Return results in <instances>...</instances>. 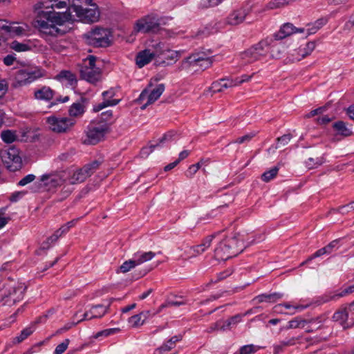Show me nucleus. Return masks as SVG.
<instances>
[{"label":"nucleus","mask_w":354,"mask_h":354,"mask_svg":"<svg viewBox=\"0 0 354 354\" xmlns=\"http://www.w3.org/2000/svg\"><path fill=\"white\" fill-rule=\"evenodd\" d=\"M79 0H73L69 10L65 12H42L35 21V28L46 35L51 36L63 35L68 32L64 28L62 29L58 26H63L65 23L72 21V12L76 15L86 20L87 22L93 23L98 20L100 11L96 4L93 8H84L82 6L76 3Z\"/></svg>","instance_id":"nucleus-1"},{"label":"nucleus","mask_w":354,"mask_h":354,"mask_svg":"<svg viewBox=\"0 0 354 354\" xmlns=\"http://www.w3.org/2000/svg\"><path fill=\"white\" fill-rule=\"evenodd\" d=\"M245 247L244 234L233 232L218 244L214 250V257L218 261H226L236 256Z\"/></svg>","instance_id":"nucleus-2"},{"label":"nucleus","mask_w":354,"mask_h":354,"mask_svg":"<svg viewBox=\"0 0 354 354\" xmlns=\"http://www.w3.org/2000/svg\"><path fill=\"white\" fill-rule=\"evenodd\" d=\"M26 290V286L24 283L8 279L0 289V302L12 306L24 299Z\"/></svg>","instance_id":"nucleus-3"},{"label":"nucleus","mask_w":354,"mask_h":354,"mask_svg":"<svg viewBox=\"0 0 354 354\" xmlns=\"http://www.w3.org/2000/svg\"><path fill=\"white\" fill-rule=\"evenodd\" d=\"M111 32L100 27H95L82 35L86 44L94 48H106L111 44Z\"/></svg>","instance_id":"nucleus-4"},{"label":"nucleus","mask_w":354,"mask_h":354,"mask_svg":"<svg viewBox=\"0 0 354 354\" xmlns=\"http://www.w3.org/2000/svg\"><path fill=\"white\" fill-rule=\"evenodd\" d=\"M269 52V44L262 40L241 53V59L245 64H251L265 57Z\"/></svg>","instance_id":"nucleus-5"},{"label":"nucleus","mask_w":354,"mask_h":354,"mask_svg":"<svg viewBox=\"0 0 354 354\" xmlns=\"http://www.w3.org/2000/svg\"><path fill=\"white\" fill-rule=\"evenodd\" d=\"M0 158L10 171H18L22 167L19 149L14 146L0 149Z\"/></svg>","instance_id":"nucleus-6"},{"label":"nucleus","mask_w":354,"mask_h":354,"mask_svg":"<svg viewBox=\"0 0 354 354\" xmlns=\"http://www.w3.org/2000/svg\"><path fill=\"white\" fill-rule=\"evenodd\" d=\"M44 73L38 68H26L17 71L15 75L12 86L15 88L23 86L32 83L43 77Z\"/></svg>","instance_id":"nucleus-7"},{"label":"nucleus","mask_w":354,"mask_h":354,"mask_svg":"<svg viewBox=\"0 0 354 354\" xmlns=\"http://www.w3.org/2000/svg\"><path fill=\"white\" fill-rule=\"evenodd\" d=\"M159 27L158 19L153 15H147L136 21L134 30L137 32L147 33L158 30Z\"/></svg>","instance_id":"nucleus-8"},{"label":"nucleus","mask_w":354,"mask_h":354,"mask_svg":"<svg viewBox=\"0 0 354 354\" xmlns=\"http://www.w3.org/2000/svg\"><path fill=\"white\" fill-rule=\"evenodd\" d=\"M110 131L109 124L103 123L97 127H90L86 132L87 142L95 145L104 139L105 135Z\"/></svg>","instance_id":"nucleus-9"},{"label":"nucleus","mask_w":354,"mask_h":354,"mask_svg":"<svg viewBox=\"0 0 354 354\" xmlns=\"http://www.w3.org/2000/svg\"><path fill=\"white\" fill-rule=\"evenodd\" d=\"M47 122L50 129L57 133L66 132L74 124V120L71 118L55 116L48 118Z\"/></svg>","instance_id":"nucleus-10"},{"label":"nucleus","mask_w":354,"mask_h":354,"mask_svg":"<svg viewBox=\"0 0 354 354\" xmlns=\"http://www.w3.org/2000/svg\"><path fill=\"white\" fill-rule=\"evenodd\" d=\"M71 4H70V0H47L44 2H39L36 4V9H49L51 8L50 11H55V9H62L66 8V11L69 10ZM50 10H44V12H49ZM43 10L38 12L37 16L34 20L33 24L35 27V21L37 20L39 15L42 12Z\"/></svg>","instance_id":"nucleus-11"},{"label":"nucleus","mask_w":354,"mask_h":354,"mask_svg":"<svg viewBox=\"0 0 354 354\" xmlns=\"http://www.w3.org/2000/svg\"><path fill=\"white\" fill-rule=\"evenodd\" d=\"M251 10L250 6H246L233 10L226 19L227 24L236 26L243 23L247 16L251 12Z\"/></svg>","instance_id":"nucleus-12"},{"label":"nucleus","mask_w":354,"mask_h":354,"mask_svg":"<svg viewBox=\"0 0 354 354\" xmlns=\"http://www.w3.org/2000/svg\"><path fill=\"white\" fill-rule=\"evenodd\" d=\"M211 53L212 52L208 50L207 52L201 51L191 54L189 56L182 61L180 66H179V70L182 71L187 69L194 64H198L201 62V60H204L205 58L211 57Z\"/></svg>","instance_id":"nucleus-13"},{"label":"nucleus","mask_w":354,"mask_h":354,"mask_svg":"<svg viewBox=\"0 0 354 354\" xmlns=\"http://www.w3.org/2000/svg\"><path fill=\"white\" fill-rule=\"evenodd\" d=\"M110 308V304L106 306L102 304H97L93 306L89 311L84 313L82 315V318L77 322L80 323L84 320H90L94 318L102 317L109 310Z\"/></svg>","instance_id":"nucleus-14"},{"label":"nucleus","mask_w":354,"mask_h":354,"mask_svg":"<svg viewBox=\"0 0 354 354\" xmlns=\"http://www.w3.org/2000/svg\"><path fill=\"white\" fill-rule=\"evenodd\" d=\"M176 134V133L175 131H170L165 133L155 143L150 142L148 147L142 149V154H149V153L152 152L156 147H161L165 143L174 140Z\"/></svg>","instance_id":"nucleus-15"},{"label":"nucleus","mask_w":354,"mask_h":354,"mask_svg":"<svg viewBox=\"0 0 354 354\" xmlns=\"http://www.w3.org/2000/svg\"><path fill=\"white\" fill-rule=\"evenodd\" d=\"M81 77L90 83H96L101 79V70L100 68L81 67Z\"/></svg>","instance_id":"nucleus-16"},{"label":"nucleus","mask_w":354,"mask_h":354,"mask_svg":"<svg viewBox=\"0 0 354 354\" xmlns=\"http://www.w3.org/2000/svg\"><path fill=\"white\" fill-rule=\"evenodd\" d=\"M65 180V172L64 171L53 174H44L41 177V181H47V184L54 187L62 185Z\"/></svg>","instance_id":"nucleus-17"},{"label":"nucleus","mask_w":354,"mask_h":354,"mask_svg":"<svg viewBox=\"0 0 354 354\" xmlns=\"http://www.w3.org/2000/svg\"><path fill=\"white\" fill-rule=\"evenodd\" d=\"M157 53H151V49H145L138 53L136 57V63L139 68H142L148 64L156 57Z\"/></svg>","instance_id":"nucleus-18"},{"label":"nucleus","mask_w":354,"mask_h":354,"mask_svg":"<svg viewBox=\"0 0 354 354\" xmlns=\"http://www.w3.org/2000/svg\"><path fill=\"white\" fill-rule=\"evenodd\" d=\"M236 80H233L232 79L229 78H222L218 81L214 82L212 84L209 89L213 93H219L222 92L224 88H231L236 86Z\"/></svg>","instance_id":"nucleus-19"},{"label":"nucleus","mask_w":354,"mask_h":354,"mask_svg":"<svg viewBox=\"0 0 354 354\" xmlns=\"http://www.w3.org/2000/svg\"><path fill=\"white\" fill-rule=\"evenodd\" d=\"M348 317V313L347 306H342L333 314L332 318L334 322H339L340 325L346 329L349 327V325L347 323Z\"/></svg>","instance_id":"nucleus-20"},{"label":"nucleus","mask_w":354,"mask_h":354,"mask_svg":"<svg viewBox=\"0 0 354 354\" xmlns=\"http://www.w3.org/2000/svg\"><path fill=\"white\" fill-rule=\"evenodd\" d=\"M55 92L49 86H44L41 88L35 90L34 97L38 100L49 102L54 96Z\"/></svg>","instance_id":"nucleus-21"},{"label":"nucleus","mask_w":354,"mask_h":354,"mask_svg":"<svg viewBox=\"0 0 354 354\" xmlns=\"http://www.w3.org/2000/svg\"><path fill=\"white\" fill-rule=\"evenodd\" d=\"M296 27L291 23L284 24L280 28L279 31L274 35L276 40L282 39L286 37L291 35L295 33Z\"/></svg>","instance_id":"nucleus-22"},{"label":"nucleus","mask_w":354,"mask_h":354,"mask_svg":"<svg viewBox=\"0 0 354 354\" xmlns=\"http://www.w3.org/2000/svg\"><path fill=\"white\" fill-rule=\"evenodd\" d=\"M165 91V84H160L155 88H153L149 95V100L142 106V109H145L148 105L156 101Z\"/></svg>","instance_id":"nucleus-23"},{"label":"nucleus","mask_w":354,"mask_h":354,"mask_svg":"<svg viewBox=\"0 0 354 354\" xmlns=\"http://www.w3.org/2000/svg\"><path fill=\"white\" fill-rule=\"evenodd\" d=\"M156 256V253L151 251L143 252L138 251L134 254L133 258L137 265H140L145 262L151 260Z\"/></svg>","instance_id":"nucleus-24"},{"label":"nucleus","mask_w":354,"mask_h":354,"mask_svg":"<svg viewBox=\"0 0 354 354\" xmlns=\"http://www.w3.org/2000/svg\"><path fill=\"white\" fill-rule=\"evenodd\" d=\"M283 295L280 292H274L270 294H261L255 297L254 299L257 300L259 303L262 302H275L276 301L281 299Z\"/></svg>","instance_id":"nucleus-25"},{"label":"nucleus","mask_w":354,"mask_h":354,"mask_svg":"<svg viewBox=\"0 0 354 354\" xmlns=\"http://www.w3.org/2000/svg\"><path fill=\"white\" fill-rule=\"evenodd\" d=\"M215 236L216 235L214 234L205 237L201 244L193 247L194 251L198 254H201L204 252L207 248H209Z\"/></svg>","instance_id":"nucleus-26"},{"label":"nucleus","mask_w":354,"mask_h":354,"mask_svg":"<svg viewBox=\"0 0 354 354\" xmlns=\"http://www.w3.org/2000/svg\"><path fill=\"white\" fill-rule=\"evenodd\" d=\"M333 127L337 132L338 134L344 137L351 136V130L347 127L346 124L343 121H337L333 124Z\"/></svg>","instance_id":"nucleus-27"},{"label":"nucleus","mask_w":354,"mask_h":354,"mask_svg":"<svg viewBox=\"0 0 354 354\" xmlns=\"http://www.w3.org/2000/svg\"><path fill=\"white\" fill-rule=\"evenodd\" d=\"M55 79L59 81L66 80L71 85H73L77 82L75 75L70 71L63 70L61 71L56 76Z\"/></svg>","instance_id":"nucleus-28"},{"label":"nucleus","mask_w":354,"mask_h":354,"mask_svg":"<svg viewBox=\"0 0 354 354\" xmlns=\"http://www.w3.org/2000/svg\"><path fill=\"white\" fill-rule=\"evenodd\" d=\"M243 315L241 314H237L234 316L230 317L227 320L223 322L222 326H220V330H226L230 329L232 325H236L241 321Z\"/></svg>","instance_id":"nucleus-29"},{"label":"nucleus","mask_w":354,"mask_h":354,"mask_svg":"<svg viewBox=\"0 0 354 354\" xmlns=\"http://www.w3.org/2000/svg\"><path fill=\"white\" fill-rule=\"evenodd\" d=\"M87 178V176H86V174H84V171H83V169L81 168L73 173V176L70 178V183L73 185L81 183L84 182Z\"/></svg>","instance_id":"nucleus-30"},{"label":"nucleus","mask_w":354,"mask_h":354,"mask_svg":"<svg viewBox=\"0 0 354 354\" xmlns=\"http://www.w3.org/2000/svg\"><path fill=\"white\" fill-rule=\"evenodd\" d=\"M101 162L99 160H94L91 163L85 165L82 169L84 171V174L87 177L91 176L100 167Z\"/></svg>","instance_id":"nucleus-31"},{"label":"nucleus","mask_w":354,"mask_h":354,"mask_svg":"<svg viewBox=\"0 0 354 354\" xmlns=\"http://www.w3.org/2000/svg\"><path fill=\"white\" fill-rule=\"evenodd\" d=\"M120 100H104L102 102L95 105L93 110L94 112H98L109 106H115L118 104Z\"/></svg>","instance_id":"nucleus-32"},{"label":"nucleus","mask_w":354,"mask_h":354,"mask_svg":"<svg viewBox=\"0 0 354 354\" xmlns=\"http://www.w3.org/2000/svg\"><path fill=\"white\" fill-rule=\"evenodd\" d=\"M278 171H279V167L276 166V167H274L272 169L265 171L261 175L262 180L264 182H266V183L269 182L270 180L273 179L277 176Z\"/></svg>","instance_id":"nucleus-33"},{"label":"nucleus","mask_w":354,"mask_h":354,"mask_svg":"<svg viewBox=\"0 0 354 354\" xmlns=\"http://www.w3.org/2000/svg\"><path fill=\"white\" fill-rule=\"evenodd\" d=\"M33 333V330L31 328H26L21 330L19 335L15 337L13 339L12 342L14 344H19L26 339L28 336H30Z\"/></svg>","instance_id":"nucleus-34"},{"label":"nucleus","mask_w":354,"mask_h":354,"mask_svg":"<svg viewBox=\"0 0 354 354\" xmlns=\"http://www.w3.org/2000/svg\"><path fill=\"white\" fill-rule=\"evenodd\" d=\"M1 137L3 142L9 144L13 142L17 139L16 134L10 130L2 131Z\"/></svg>","instance_id":"nucleus-35"},{"label":"nucleus","mask_w":354,"mask_h":354,"mask_svg":"<svg viewBox=\"0 0 354 354\" xmlns=\"http://www.w3.org/2000/svg\"><path fill=\"white\" fill-rule=\"evenodd\" d=\"M144 315V313H140V314L135 315L129 318V322L133 327H138L139 326H142L145 322V319H142V315Z\"/></svg>","instance_id":"nucleus-36"},{"label":"nucleus","mask_w":354,"mask_h":354,"mask_svg":"<svg viewBox=\"0 0 354 354\" xmlns=\"http://www.w3.org/2000/svg\"><path fill=\"white\" fill-rule=\"evenodd\" d=\"M61 236L59 235L58 232L56 230L55 233L49 236L46 241H44L41 244V248L44 250L48 249L52 244L55 243Z\"/></svg>","instance_id":"nucleus-37"},{"label":"nucleus","mask_w":354,"mask_h":354,"mask_svg":"<svg viewBox=\"0 0 354 354\" xmlns=\"http://www.w3.org/2000/svg\"><path fill=\"white\" fill-rule=\"evenodd\" d=\"M68 112L71 116H77L83 113L84 107L80 103H73L70 107Z\"/></svg>","instance_id":"nucleus-38"},{"label":"nucleus","mask_w":354,"mask_h":354,"mask_svg":"<svg viewBox=\"0 0 354 354\" xmlns=\"http://www.w3.org/2000/svg\"><path fill=\"white\" fill-rule=\"evenodd\" d=\"M295 1L296 0H273L268 3V6L270 9H274L285 6Z\"/></svg>","instance_id":"nucleus-39"},{"label":"nucleus","mask_w":354,"mask_h":354,"mask_svg":"<svg viewBox=\"0 0 354 354\" xmlns=\"http://www.w3.org/2000/svg\"><path fill=\"white\" fill-rule=\"evenodd\" d=\"M137 265L135 259H129L128 261H124L120 267V270L122 272L126 273L129 272L131 269L135 268Z\"/></svg>","instance_id":"nucleus-40"},{"label":"nucleus","mask_w":354,"mask_h":354,"mask_svg":"<svg viewBox=\"0 0 354 354\" xmlns=\"http://www.w3.org/2000/svg\"><path fill=\"white\" fill-rule=\"evenodd\" d=\"M224 0H201L199 6L201 8L215 7L221 3Z\"/></svg>","instance_id":"nucleus-41"},{"label":"nucleus","mask_w":354,"mask_h":354,"mask_svg":"<svg viewBox=\"0 0 354 354\" xmlns=\"http://www.w3.org/2000/svg\"><path fill=\"white\" fill-rule=\"evenodd\" d=\"M10 48L17 52H24L30 49L28 45L14 41L10 44Z\"/></svg>","instance_id":"nucleus-42"},{"label":"nucleus","mask_w":354,"mask_h":354,"mask_svg":"<svg viewBox=\"0 0 354 354\" xmlns=\"http://www.w3.org/2000/svg\"><path fill=\"white\" fill-rule=\"evenodd\" d=\"M305 323V320L296 317L288 322V325L286 326V329L297 328L299 327L303 328Z\"/></svg>","instance_id":"nucleus-43"},{"label":"nucleus","mask_w":354,"mask_h":354,"mask_svg":"<svg viewBox=\"0 0 354 354\" xmlns=\"http://www.w3.org/2000/svg\"><path fill=\"white\" fill-rule=\"evenodd\" d=\"M180 56V53L178 51L171 50L167 49L165 54L163 55L164 58L166 60H172L176 62Z\"/></svg>","instance_id":"nucleus-44"},{"label":"nucleus","mask_w":354,"mask_h":354,"mask_svg":"<svg viewBox=\"0 0 354 354\" xmlns=\"http://www.w3.org/2000/svg\"><path fill=\"white\" fill-rule=\"evenodd\" d=\"M256 351L257 349L253 344H248L241 346L239 352H236L234 354H252Z\"/></svg>","instance_id":"nucleus-45"},{"label":"nucleus","mask_w":354,"mask_h":354,"mask_svg":"<svg viewBox=\"0 0 354 354\" xmlns=\"http://www.w3.org/2000/svg\"><path fill=\"white\" fill-rule=\"evenodd\" d=\"M306 167L308 169H313L317 167L318 166L323 164V160L322 158H317L314 159L313 158H309L308 160L306 162Z\"/></svg>","instance_id":"nucleus-46"},{"label":"nucleus","mask_w":354,"mask_h":354,"mask_svg":"<svg viewBox=\"0 0 354 354\" xmlns=\"http://www.w3.org/2000/svg\"><path fill=\"white\" fill-rule=\"evenodd\" d=\"M292 138L291 134H284L282 136L277 138V142L276 145V148H280L282 146L286 145L290 140Z\"/></svg>","instance_id":"nucleus-47"},{"label":"nucleus","mask_w":354,"mask_h":354,"mask_svg":"<svg viewBox=\"0 0 354 354\" xmlns=\"http://www.w3.org/2000/svg\"><path fill=\"white\" fill-rule=\"evenodd\" d=\"M324 254H328L326 252V250H324V248H321V249H319L318 250H317L313 254H312L311 256H310L306 261H303L300 266H304L305 264H306L307 263L310 262V261H312L313 259L315 258H317V257H319Z\"/></svg>","instance_id":"nucleus-48"},{"label":"nucleus","mask_w":354,"mask_h":354,"mask_svg":"<svg viewBox=\"0 0 354 354\" xmlns=\"http://www.w3.org/2000/svg\"><path fill=\"white\" fill-rule=\"evenodd\" d=\"M186 304V301H167L166 303L162 304L160 307L158 313L160 312L162 308L171 307V306H179L181 305Z\"/></svg>","instance_id":"nucleus-49"},{"label":"nucleus","mask_w":354,"mask_h":354,"mask_svg":"<svg viewBox=\"0 0 354 354\" xmlns=\"http://www.w3.org/2000/svg\"><path fill=\"white\" fill-rule=\"evenodd\" d=\"M69 344V339H66L62 343L58 344L54 351L55 354H63L67 349Z\"/></svg>","instance_id":"nucleus-50"},{"label":"nucleus","mask_w":354,"mask_h":354,"mask_svg":"<svg viewBox=\"0 0 354 354\" xmlns=\"http://www.w3.org/2000/svg\"><path fill=\"white\" fill-rule=\"evenodd\" d=\"M213 61V57H208L205 58L204 60H201L198 64H194V66H198L203 70H205L212 66Z\"/></svg>","instance_id":"nucleus-51"},{"label":"nucleus","mask_w":354,"mask_h":354,"mask_svg":"<svg viewBox=\"0 0 354 354\" xmlns=\"http://www.w3.org/2000/svg\"><path fill=\"white\" fill-rule=\"evenodd\" d=\"M255 135H256L255 133H250L243 136L236 138L233 142L238 143V144H243L245 142H248L252 140V138H254L255 136Z\"/></svg>","instance_id":"nucleus-52"},{"label":"nucleus","mask_w":354,"mask_h":354,"mask_svg":"<svg viewBox=\"0 0 354 354\" xmlns=\"http://www.w3.org/2000/svg\"><path fill=\"white\" fill-rule=\"evenodd\" d=\"M353 292H354V284L347 287L343 291H342L340 293L334 295L331 297V299H335L336 298H340V297H344L345 295L353 293Z\"/></svg>","instance_id":"nucleus-53"},{"label":"nucleus","mask_w":354,"mask_h":354,"mask_svg":"<svg viewBox=\"0 0 354 354\" xmlns=\"http://www.w3.org/2000/svg\"><path fill=\"white\" fill-rule=\"evenodd\" d=\"M35 178L36 176L34 174H28L21 179L17 185L19 186H25L35 180Z\"/></svg>","instance_id":"nucleus-54"},{"label":"nucleus","mask_w":354,"mask_h":354,"mask_svg":"<svg viewBox=\"0 0 354 354\" xmlns=\"http://www.w3.org/2000/svg\"><path fill=\"white\" fill-rule=\"evenodd\" d=\"M167 48H164V44L160 42L156 45L154 50H151V53H157L156 57H159L160 56H163Z\"/></svg>","instance_id":"nucleus-55"},{"label":"nucleus","mask_w":354,"mask_h":354,"mask_svg":"<svg viewBox=\"0 0 354 354\" xmlns=\"http://www.w3.org/2000/svg\"><path fill=\"white\" fill-rule=\"evenodd\" d=\"M281 306H284L287 309L294 308L295 310H303V309H304L306 308L304 306H292V305H290L288 303H283V304H278V305L275 306H274L275 310L278 311V308H280ZM279 312L282 313V312L281 310H279Z\"/></svg>","instance_id":"nucleus-56"},{"label":"nucleus","mask_w":354,"mask_h":354,"mask_svg":"<svg viewBox=\"0 0 354 354\" xmlns=\"http://www.w3.org/2000/svg\"><path fill=\"white\" fill-rule=\"evenodd\" d=\"M118 331H119V328H116L105 329V330H103L102 331L98 332L96 334L95 337H101V336L107 337L109 335H111L112 334L115 333Z\"/></svg>","instance_id":"nucleus-57"},{"label":"nucleus","mask_w":354,"mask_h":354,"mask_svg":"<svg viewBox=\"0 0 354 354\" xmlns=\"http://www.w3.org/2000/svg\"><path fill=\"white\" fill-rule=\"evenodd\" d=\"M315 48V43L313 41H310L306 44V47L304 48V53L302 54V57H305L306 56L310 55Z\"/></svg>","instance_id":"nucleus-58"},{"label":"nucleus","mask_w":354,"mask_h":354,"mask_svg":"<svg viewBox=\"0 0 354 354\" xmlns=\"http://www.w3.org/2000/svg\"><path fill=\"white\" fill-rule=\"evenodd\" d=\"M8 90V84L5 79H0V98L3 97Z\"/></svg>","instance_id":"nucleus-59"},{"label":"nucleus","mask_w":354,"mask_h":354,"mask_svg":"<svg viewBox=\"0 0 354 354\" xmlns=\"http://www.w3.org/2000/svg\"><path fill=\"white\" fill-rule=\"evenodd\" d=\"M175 347V345L173 344V342H170L168 340L165 344H162L160 347H159L156 351L161 352H165V351H169L173 348Z\"/></svg>","instance_id":"nucleus-60"},{"label":"nucleus","mask_w":354,"mask_h":354,"mask_svg":"<svg viewBox=\"0 0 354 354\" xmlns=\"http://www.w3.org/2000/svg\"><path fill=\"white\" fill-rule=\"evenodd\" d=\"M113 118V112L111 110L106 111L105 112L102 113L100 121L104 123H107V122L110 121Z\"/></svg>","instance_id":"nucleus-61"},{"label":"nucleus","mask_w":354,"mask_h":354,"mask_svg":"<svg viewBox=\"0 0 354 354\" xmlns=\"http://www.w3.org/2000/svg\"><path fill=\"white\" fill-rule=\"evenodd\" d=\"M232 272L230 270H225L224 272H220L217 274V278L214 281L212 280L211 283H217L221 280H223L227 277L231 275Z\"/></svg>","instance_id":"nucleus-62"},{"label":"nucleus","mask_w":354,"mask_h":354,"mask_svg":"<svg viewBox=\"0 0 354 354\" xmlns=\"http://www.w3.org/2000/svg\"><path fill=\"white\" fill-rule=\"evenodd\" d=\"M211 30L208 27L199 29L195 35V37H207L211 34Z\"/></svg>","instance_id":"nucleus-63"},{"label":"nucleus","mask_w":354,"mask_h":354,"mask_svg":"<svg viewBox=\"0 0 354 354\" xmlns=\"http://www.w3.org/2000/svg\"><path fill=\"white\" fill-rule=\"evenodd\" d=\"M223 322L222 320H218L216 322L211 324L207 329L206 332L211 333L215 330L220 329V326H222L221 324Z\"/></svg>","instance_id":"nucleus-64"}]
</instances>
